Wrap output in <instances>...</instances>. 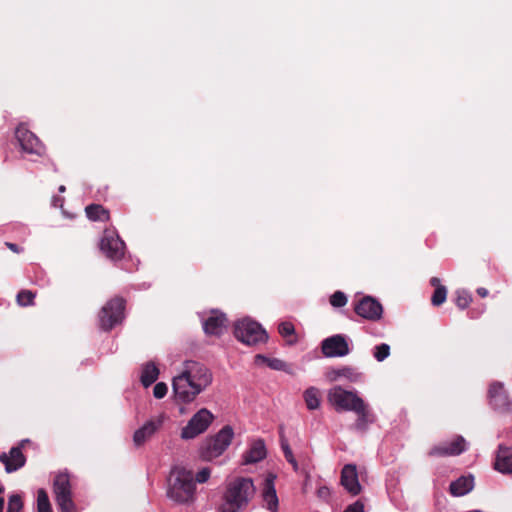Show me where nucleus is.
Returning a JSON list of instances; mask_svg holds the SVG:
<instances>
[{
  "mask_svg": "<svg viewBox=\"0 0 512 512\" xmlns=\"http://www.w3.org/2000/svg\"><path fill=\"white\" fill-rule=\"evenodd\" d=\"M494 468L502 474H512V452L503 444L498 446Z\"/></svg>",
  "mask_w": 512,
  "mask_h": 512,
  "instance_id": "412c9836",
  "label": "nucleus"
},
{
  "mask_svg": "<svg viewBox=\"0 0 512 512\" xmlns=\"http://www.w3.org/2000/svg\"><path fill=\"white\" fill-rule=\"evenodd\" d=\"M354 311L364 319L377 321L382 317L383 307L373 297L365 296L355 304Z\"/></svg>",
  "mask_w": 512,
  "mask_h": 512,
  "instance_id": "4468645a",
  "label": "nucleus"
},
{
  "mask_svg": "<svg viewBox=\"0 0 512 512\" xmlns=\"http://www.w3.org/2000/svg\"><path fill=\"white\" fill-rule=\"evenodd\" d=\"M489 407L496 413L506 415L512 413V398L500 381H492L487 389Z\"/></svg>",
  "mask_w": 512,
  "mask_h": 512,
  "instance_id": "0eeeda50",
  "label": "nucleus"
},
{
  "mask_svg": "<svg viewBox=\"0 0 512 512\" xmlns=\"http://www.w3.org/2000/svg\"><path fill=\"white\" fill-rule=\"evenodd\" d=\"M213 380L211 371L202 363L186 361L179 374L172 380L175 400L190 403L203 392Z\"/></svg>",
  "mask_w": 512,
  "mask_h": 512,
  "instance_id": "f257e3e1",
  "label": "nucleus"
},
{
  "mask_svg": "<svg viewBox=\"0 0 512 512\" xmlns=\"http://www.w3.org/2000/svg\"><path fill=\"white\" fill-rule=\"evenodd\" d=\"M278 331L282 337H291L295 333V329L292 323L282 322L279 324Z\"/></svg>",
  "mask_w": 512,
  "mask_h": 512,
  "instance_id": "4c0bfd02",
  "label": "nucleus"
},
{
  "mask_svg": "<svg viewBox=\"0 0 512 512\" xmlns=\"http://www.w3.org/2000/svg\"><path fill=\"white\" fill-rule=\"evenodd\" d=\"M87 217L92 221L109 220V212L99 204L88 205L85 209Z\"/></svg>",
  "mask_w": 512,
  "mask_h": 512,
  "instance_id": "393cba45",
  "label": "nucleus"
},
{
  "mask_svg": "<svg viewBox=\"0 0 512 512\" xmlns=\"http://www.w3.org/2000/svg\"><path fill=\"white\" fill-rule=\"evenodd\" d=\"M16 138L24 152L36 155H41L44 152V147L37 136L23 125L17 127Z\"/></svg>",
  "mask_w": 512,
  "mask_h": 512,
  "instance_id": "2eb2a0df",
  "label": "nucleus"
},
{
  "mask_svg": "<svg viewBox=\"0 0 512 512\" xmlns=\"http://www.w3.org/2000/svg\"><path fill=\"white\" fill-rule=\"evenodd\" d=\"M373 357L378 361L382 362L387 359L390 355V346L386 343L376 345L373 349Z\"/></svg>",
  "mask_w": 512,
  "mask_h": 512,
  "instance_id": "7c9ffc66",
  "label": "nucleus"
},
{
  "mask_svg": "<svg viewBox=\"0 0 512 512\" xmlns=\"http://www.w3.org/2000/svg\"><path fill=\"white\" fill-rule=\"evenodd\" d=\"M165 413H160L146 421L139 429L134 432L133 442L136 446H141L150 439L164 424L167 419Z\"/></svg>",
  "mask_w": 512,
  "mask_h": 512,
  "instance_id": "ddd939ff",
  "label": "nucleus"
},
{
  "mask_svg": "<svg viewBox=\"0 0 512 512\" xmlns=\"http://www.w3.org/2000/svg\"><path fill=\"white\" fill-rule=\"evenodd\" d=\"M66 190L65 186L64 185H61L59 187V192H64Z\"/></svg>",
  "mask_w": 512,
  "mask_h": 512,
  "instance_id": "864d4df0",
  "label": "nucleus"
},
{
  "mask_svg": "<svg viewBox=\"0 0 512 512\" xmlns=\"http://www.w3.org/2000/svg\"><path fill=\"white\" fill-rule=\"evenodd\" d=\"M346 303L347 297L342 291H336L330 297V304L335 308L343 307Z\"/></svg>",
  "mask_w": 512,
  "mask_h": 512,
  "instance_id": "e433bc0d",
  "label": "nucleus"
},
{
  "mask_svg": "<svg viewBox=\"0 0 512 512\" xmlns=\"http://www.w3.org/2000/svg\"><path fill=\"white\" fill-rule=\"evenodd\" d=\"M472 301L471 294L466 290H458L456 292V305L460 309H465L469 306Z\"/></svg>",
  "mask_w": 512,
  "mask_h": 512,
  "instance_id": "473e14b6",
  "label": "nucleus"
},
{
  "mask_svg": "<svg viewBox=\"0 0 512 512\" xmlns=\"http://www.w3.org/2000/svg\"><path fill=\"white\" fill-rule=\"evenodd\" d=\"M327 397L337 411H355L364 403L355 392L346 391L340 386L330 389Z\"/></svg>",
  "mask_w": 512,
  "mask_h": 512,
  "instance_id": "6e6552de",
  "label": "nucleus"
},
{
  "mask_svg": "<svg viewBox=\"0 0 512 512\" xmlns=\"http://www.w3.org/2000/svg\"><path fill=\"white\" fill-rule=\"evenodd\" d=\"M4 509V499L0 498V512H3Z\"/></svg>",
  "mask_w": 512,
  "mask_h": 512,
  "instance_id": "603ef678",
  "label": "nucleus"
},
{
  "mask_svg": "<svg viewBox=\"0 0 512 512\" xmlns=\"http://www.w3.org/2000/svg\"><path fill=\"white\" fill-rule=\"evenodd\" d=\"M288 463H290V464L292 465V468H293V470H294L295 472H301V470H302V469H300L299 464H298V462H297V460H296V459L291 460V461H289Z\"/></svg>",
  "mask_w": 512,
  "mask_h": 512,
  "instance_id": "37998d69",
  "label": "nucleus"
},
{
  "mask_svg": "<svg viewBox=\"0 0 512 512\" xmlns=\"http://www.w3.org/2000/svg\"><path fill=\"white\" fill-rule=\"evenodd\" d=\"M354 412L358 417L353 424V429L357 432L365 433L369 425L375 422V415L365 402L359 409L355 410Z\"/></svg>",
  "mask_w": 512,
  "mask_h": 512,
  "instance_id": "4be33fe9",
  "label": "nucleus"
},
{
  "mask_svg": "<svg viewBox=\"0 0 512 512\" xmlns=\"http://www.w3.org/2000/svg\"><path fill=\"white\" fill-rule=\"evenodd\" d=\"M280 446L283 451L284 457L287 460V462L296 459L294 457V454L292 452V449L288 443L287 438L284 435L283 428H280Z\"/></svg>",
  "mask_w": 512,
  "mask_h": 512,
  "instance_id": "2f4dec72",
  "label": "nucleus"
},
{
  "mask_svg": "<svg viewBox=\"0 0 512 512\" xmlns=\"http://www.w3.org/2000/svg\"><path fill=\"white\" fill-rule=\"evenodd\" d=\"M28 442H29V440H28V439H24V440H22V441L19 443V445H18L17 447H21V449H22V448L24 447V445H26V443H28Z\"/></svg>",
  "mask_w": 512,
  "mask_h": 512,
  "instance_id": "3c124183",
  "label": "nucleus"
},
{
  "mask_svg": "<svg viewBox=\"0 0 512 512\" xmlns=\"http://www.w3.org/2000/svg\"><path fill=\"white\" fill-rule=\"evenodd\" d=\"M467 449V443L462 436H457L449 443L434 446L428 453L429 456L445 457L457 456Z\"/></svg>",
  "mask_w": 512,
  "mask_h": 512,
  "instance_id": "dca6fc26",
  "label": "nucleus"
},
{
  "mask_svg": "<svg viewBox=\"0 0 512 512\" xmlns=\"http://www.w3.org/2000/svg\"><path fill=\"white\" fill-rule=\"evenodd\" d=\"M301 473L305 476L304 487L308 485V481L310 480V473L306 469H302Z\"/></svg>",
  "mask_w": 512,
  "mask_h": 512,
  "instance_id": "de8ad7c7",
  "label": "nucleus"
},
{
  "mask_svg": "<svg viewBox=\"0 0 512 512\" xmlns=\"http://www.w3.org/2000/svg\"><path fill=\"white\" fill-rule=\"evenodd\" d=\"M255 494L252 479L239 477L231 481L223 496L219 512H239L245 508Z\"/></svg>",
  "mask_w": 512,
  "mask_h": 512,
  "instance_id": "f03ea898",
  "label": "nucleus"
},
{
  "mask_svg": "<svg viewBox=\"0 0 512 512\" xmlns=\"http://www.w3.org/2000/svg\"><path fill=\"white\" fill-rule=\"evenodd\" d=\"M266 447L263 440H257L252 443L248 451L243 455L244 464H253L263 460L266 457Z\"/></svg>",
  "mask_w": 512,
  "mask_h": 512,
  "instance_id": "5701e85b",
  "label": "nucleus"
},
{
  "mask_svg": "<svg viewBox=\"0 0 512 512\" xmlns=\"http://www.w3.org/2000/svg\"><path fill=\"white\" fill-rule=\"evenodd\" d=\"M167 496L180 504L193 503L196 498L193 472L181 467L172 469Z\"/></svg>",
  "mask_w": 512,
  "mask_h": 512,
  "instance_id": "7ed1b4c3",
  "label": "nucleus"
},
{
  "mask_svg": "<svg viewBox=\"0 0 512 512\" xmlns=\"http://www.w3.org/2000/svg\"><path fill=\"white\" fill-rule=\"evenodd\" d=\"M214 419V415L206 408L200 409L188 421L187 425L181 431L182 439H193L199 434L204 433Z\"/></svg>",
  "mask_w": 512,
  "mask_h": 512,
  "instance_id": "9d476101",
  "label": "nucleus"
},
{
  "mask_svg": "<svg viewBox=\"0 0 512 512\" xmlns=\"http://www.w3.org/2000/svg\"><path fill=\"white\" fill-rule=\"evenodd\" d=\"M341 484L353 496L361 492L356 465L346 464L342 468Z\"/></svg>",
  "mask_w": 512,
  "mask_h": 512,
  "instance_id": "f3484780",
  "label": "nucleus"
},
{
  "mask_svg": "<svg viewBox=\"0 0 512 512\" xmlns=\"http://www.w3.org/2000/svg\"><path fill=\"white\" fill-rule=\"evenodd\" d=\"M288 463H290V464L292 465V468H293V470H294L295 472H301V470H302V469H300L299 464H298V462H297V460H296V459L291 460V461H289Z\"/></svg>",
  "mask_w": 512,
  "mask_h": 512,
  "instance_id": "a18cd8bd",
  "label": "nucleus"
},
{
  "mask_svg": "<svg viewBox=\"0 0 512 512\" xmlns=\"http://www.w3.org/2000/svg\"><path fill=\"white\" fill-rule=\"evenodd\" d=\"M430 283H431V285H432V286H434V287H435V289H436L438 286H442V285L440 284V279H439V278H437V277H433V278H431Z\"/></svg>",
  "mask_w": 512,
  "mask_h": 512,
  "instance_id": "09e8293b",
  "label": "nucleus"
},
{
  "mask_svg": "<svg viewBox=\"0 0 512 512\" xmlns=\"http://www.w3.org/2000/svg\"><path fill=\"white\" fill-rule=\"evenodd\" d=\"M255 361L266 363L271 369L282 371L286 368V363L278 358H267L264 355L258 354L255 356Z\"/></svg>",
  "mask_w": 512,
  "mask_h": 512,
  "instance_id": "c85d7f7f",
  "label": "nucleus"
},
{
  "mask_svg": "<svg viewBox=\"0 0 512 512\" xmlns=\"http://www.w3.org/2000/svg\"><path fill=\"white\" fill-rule=\"evenodd\" d=\"M447 297V289L445 286H438L431 298V302L434 306L443 304Z\"/></svg>",
  "mask_w": 512,
  "mask_h": 512,
  "instance_id": "72a5a7b5",
  "label": "nucleus"
},
{
  "mask_svg": "<svg viewBox=\"0 0 512 512\" xmlns=\"http://www.w3.org/2000/svg\"><path fill=\"white\" fill-rule=\"evenodd\" d=\"M168 391V387L164 382H158L153 388V395L157 399L163 398Z\"/></svg>",
  "mask_w": 512,
  "mask_h": 512,
  "instance_id": "58836bf2",
  "label": "nucleus"
},
{
  "mask_svg": "<svg viewBox=\"0 0 512 512\" xmlns=\"http://www.w3.org/2000/svg\"><path fill=\"white\" fill-rule=\"evenodd\" d=\"M7 246L14 252H18V246L13 243H7Z\"/></svg>",
  "mask_w": 512,
  "mask_h": 512,
  "instance_id": "8fccbe9b",
  "label": "nucleus"
},
{
  "mask_svg": "<svg viewBox=\"0 0 512 512\" xmlns=\"http://www.w3.org/2000/svg\"><path fill=\"white\" fill-rule=\"evenodd\" d=\"M234 335L239 341L248 346L265 343L268 340L265 329L250 318H244L235 323Z\"/></svg>",
  "mask_w": 512,
  "mask_h": 512,
  "instance_id": "39448f33",
  "label": "nucleus"
},
{
  "mask_svg": "<svg viewBox=\"0 0 512 512\" xmlns=\"http://www.w3.org/2000/svg\"><path fill=\"white\" fill-rule=\"evenodd\" d=\"M53 494L60 512H76L72 498V485L67 472H59L53 480Z\"/></svg>",
  "mask_w": 512,
  "mask_h": 512,
  "instance_id": "423d86ee",
  "label": "nucleus"
},
{
  "mask_svg": "<svg viewBox=\"0 0 512 512\" xmlns=\"http://www.w3.org/2000/svg\"><path fill=\"white\" fill-rule=\"evenodd\" d=\"M125 243L115 231L105 230L100 241L101 251L113 261H118L125 254Z\"/></svg>",
  "mask_w": 512,
  "mask_h": 512,
  "instance_id": "9b49d317",
  "label": "nucleus"
},
{
  "mask_svg": "<svg viewBox=\"0 0 512 512\" xmlns=\"http://www.w3.org/2000/svg\"><path fill=\"white\" fill-rule=\"evenodd\" d=\"M275 478L276 477L273 474L268 475V477L265 479L263 492H262V497H263V501L265 503V507L270 512H277L278 505H279V501H278V497H277V493H276V489H275V484H274Z\"/></svg>",
  "mask_w": 512,
  "mask_h": 512,
  "instance_id": "aec40b11",
  "label": "nucleus"
},
{
  "mask_svg": "<svg viewBox=\"0 0 512 512\" xmlns=\"http://www.w3.org/2000/svg\"><path fill=\"white\" fill-rule=\"evenodd\" d=\"M37 511L38 512H52V507L49 501L47 492L44 489H39L37 492Z\"/></svg>",
  "mask_w": 512,
  "mask_h": 512,
  "instance_id": "c756f323",
  "label": "nucleus"
},
{
  "mask_svg": "<svg viewBox=\"0 0 512 512\" xmlns=\"http://www.w3.org/2000/svg\"><path fill=\"white\" fill-rule=\"evenodd\" d=\"M304 400L309 410H315L320 407V392L315 387H310L304 392Z\"/></svg>",
  "mask_w": 512,
  "mask_h": 512,
  "instance_id": "cd10ccee",
  "label": "nucleus"
},
{
  "mask_svg": "<svg viewBox=\"0 0 512 512\" xmlns=\"http://www.w3.org/2000/svg\"><path fill=\"white\" fill-rule=\"evenodd\" d=\"M211 475V470L207 467L202 468L194 477V482L205 483L208 481Z\"/></svg>",
  "mask_w": 512,
  "mask_h": 512,
  "instance_id": "ea45409f",
  "label": "nucleus"
},
{
  "mask_svg": "<svg viewBox=\"0 0 512 512\" xmlns=\"http://www.w3.org/2000/svg\"><path fill=\"white\" fill-rule=\"evenodd\" d=\"M344 512H364V504L361 501H356L350 504Z\"/></svg>",
  "mask_w": 512,
  "mask_h": 512,
  "instance_id": "a19ab883",
  "label": "nucleus"
},
{
  "mask_svg": "<svg viewBox=\"0 0 512 512\" xmlns=\"http://www.w3.org/2000/svg\"><path fill=\"white\" fill-rule=\"evenodd\" d=\"M288 463H290V464L292 465V468H293V470H294L295 472H301V470H302V469H300L299 464H298V462H297V460H296V459L291 460V461H289Z\"/></svg>",
  "mask_w": 512,
  "mask_h": 512,
  "instance_id": "c03bdc74",
  "label": "nucleus"
},
{
  "mask_svg": "<svg viewBox=\"0 0 512 512\" xmlns=\"http://www.w3.org/2000/svg\"><path fill=\"white\" fill-rule=\"evenodd\" d=\"M321 349L322 353L329 358L344 357L351 351L348 338L343 334H336L324 339Z\"/></svg>",
  "mask_w": 512,
  "mask_h": 512,
  "instance_id": "f8f14e48",
  "label": "nucleus"
},
{
  "mask_svg": "<svg viewBox=\"0 0 512 512\" xmlns=\"http://www.w3.org/2000/svg\"><path fill=\"white\" fill-rule=\"evenodd\" d=\"M234 431L231 426H224L215 436L206 439L201 448L200 455L206 461L221 456L231 444Z\"/></svg>",
  "mask_w": 512,
  "mask_h": 512,
  "instance_id": "20e7f679",
  "label": "nucleus"
},
{
  "mask_svg": "<svg viewBox=\"0 0 512 512\" xmlns=\"http://www.w3.org/2000/svg\"><path fill=\"white\" fill-rule=\"evenodd\" d=\"M473 486L472 476H461L450 484V492L454 496H464L473 489Z\"/></svg>",
  "mask_w": 512,
  "mask_h": 512,
  "instance_id": "b1692460",
  "label": "nucleus"
},
{
  "mask_svg": "<svg viewBox=\"0 0 512 512\" xmlns=\"http://www.w3.org/2000/svg\"><path fill=\"white\" fill-rule=\"evenodd\" d=\"M159 375L158 368L153 363H148L144 366L141 374V382L144 387L153 384Z\"/></svg>",
  "mask_w": 512,
  "mask_h": 512,
  "instance_id": "bb28decb",
  "label": "nucleus"
},
{
  "mask_svg": "<svg viewBox=\"0 0 512 512\" xmlns=\"http://www.w3.org/2000/svg\"><path fill=\"white\" fill-rule=\"evenodd\" d=\"M23 509V502L18 494H13L9 497L8 507L6 512H21Z\"/></svg>",
  "mask_w": 512,
  "mask_h": 512,
  "instance_id": "f704fd0d",
  "label": "nucleus"
},
{
  "mask_svg": "<svg viewBox=\"0 0 512 512\" xmlns=\"http://www.w3.org/2000/svg\"><path fill=\"white\" fill-rule=\"evenodd\" d=\"M125 302L122 298H113L108 301L99 313V325L102 330H111L124 318Z\"/></svg>",
  "mask_w": 512,
  "mask_h": 512,
  "instance_id": "1a4fd4ad",
  "label": "nucleus"
},
{
  "mask_svg": "<svg viewBox=\"0 0 512 512\" xmlns=\"http://www.w3.org/2000/svg\"><path fill=\"white\" fill-rule=\"evenodd\" d=\"M3 492V487L0 486V494Z\"/></svg>",
  "mask_w": 512,
  "mask_h": 512,
  "instance_id": "5fc2aeb1",
  "label": "nucleus"
},
{
  "mask_svg": "<svg viewBox=\"0 0 512 512\" xmlns=\"http://www.w3.org/2000/svg\"><path fill=\"white\" fill-rule=\"evenodd\" d=\"M202 325L206 334L219 336L226 329L227 318L224 313L213 310L206 319H203Z\"/></svg>",
  "mask_w": 512,
  "mask_h": 512,
  "instance_id": "a211bd4d",
  "label": "nucleus"
},
{
  "mask_svg": "<svg viewBox=\"0 0 512 512\" xmlns=\"http://www.w3.org/2000/svg\"><path fill=\"white\" fill-rule=\"evenodd\" d=\"M35 295L29 290H22L17 295V302L20 306H28L33 304Z\"/></svg>",
  "mask_w": 512,
  "mask_h": 512,
  "instance_id": "c9c22d12",
  "label": "nucleus"
},
{
  "mask_svg": "<svg viewBox=\"0 0 512 512\" xmlns=\"http://www.w3.org/2000/svg\"><path fill=\"white\" fill-rule=\"evenodd\" d=\"M329 377L331 380H336L337 378L344 377L349 379L350 381H357L361 377V373L357 372L352 367L344 366L339 369L332 370L329 373Z\"/></svg>",
  "mask_w": 512,
  "mask_h": 512,
  "instance_id": "a878e982",
  "label": "nucleus"
},
{
  "mask_svg": "<svg viewBox=\"0 0 512 512\" xmlns=\"http://www.w3.org/2000/svg\"><path fill=\"white\" fill-rule=\"evenodd\" d=\"M0 462L5 466L7 473H13L25 465L26 457L22 453L21 447H12L9 453L0 455Z\"/></svg>",
  "mask_w": 512,
  "mask_h": 512,
  "instance_id": "6ab92c4d",
  "label": "nucleus"
},
{
  "mask_svg": "<svg viewBox=\"0 0 512 512\" xmlns=\"http://www.w3.org/2000/svg\"><path fill=\"white\" fill-rule=\"evenodd\" d=\"M477 294L480 297H486L488 295V290L486 288L480 287L477 289Z\"/></svg>",
  "mask_w": 512,
  "mask_h": 512,
  "instance_id": "49530a36",
  "label": "nucleus"
},
{
  "mask_svg": "<svg viewBox=\"0 0 512 512\" xmlns=\"http://www.w3.org/2000/svg\"><path fill=\"white\" fill-rule=\"evenodd\" d=\"M317 495H318L319 498L327 499L330 496V490L326 486L320 487L317 490Z\"/></svg>",
  "mask_w": 512,
  "mask_h": 512,
  "instance_id": "79ce46f5",
  "label": "nucleus"
}]
</instances>
